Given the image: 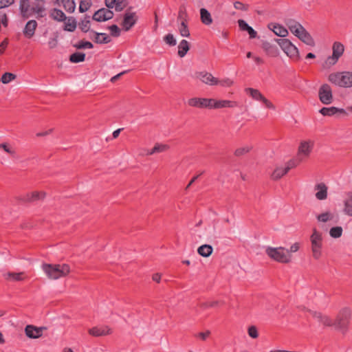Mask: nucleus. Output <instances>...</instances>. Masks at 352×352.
Segmentation results:
<instances>
[{"instance_id": "nucleus-33", "label": "nucleus", "mask_w": 352, "mask_h": 352, "mask_svg": "<svg viewBox=\"0 0 352 352\" xmlns=\"http://www.w3.org/2000/svg\"><path fill=\"white\" fill-rule=\"evenodd\" d=\"M212 247L208 244L202 245L197 249L198 254L204 257H208L210 256L212 253Z\"/></svg>"}, {"instance_id": "nucleus-32", "label": "nucleus", "mask_w": 352, "mask_h": 352, "mask_svg": "<svg viewBox=\"0 0 352 352\" xmlns=\"http://www.w3.org/2000/svg\"><path fill=\"white\" fill-rule=\"evenodd\" d=\"M188 104L190 107L204 109L205 108V98H192L188 100Z\"/></svg>"}, {"instance_id": "nucleus-28", "label": "nucleus", "mask_w": 352, "mask_h": 352, "mask_svg": "<svg viewBox=\"0 0 352 352\" xmlns=\"http://www.w3.org/2000/svg\"><path fill=\"white\" fill-rule=\"evenodd\" d=\"M272 27L270 28L273 31V32L280 36V37H285L288 34L287 30L280 24H271Z\"/></svg>"}, {"instance_id": "nucleus-58", "label": "nucleus", "mask_w": 352, "mask_h": 352, "mask_svg": "<svg viewBox=\"0 0 352 352\" xmlns=\"http://www.w3.org/2000/svg\"><path fill=\"white\" fill-rule=\"evenodd\" d=\"M260 101L262 102L265 105V107L267 108L271 109H275L274 105L270 100H268L265 97H264V96H263V98H261L260 100Z\"/></svg>"}, {"instance_id": "nucleus-57", "label": "nucleus", "mask_w": 352, "mask_h": 352, "mask_svg": "<svg viewBox=\"0 0 352 352\" xmlns=\"http://www.w3.org/2000/svg\"><path fill=\"white\" fill-rule=\"evenodd\" d=\"M238 25L242 31H246L250 28V25L243 19L238 20Z\"/></svg>"}, {"instance_id": "nucleus-36", "label": "nucleus", "mask_w": 352, "mask_h": 352, "mask_svg": "<svg viewBox=\"0 0 352 352\" xmlns=\"http://www.w3.org/2000/svg\"><path fill=\"white\" fill-rule=\"evenodd\" d=\"M178 30L180 35L183 37H189L190 36V31L187 25V22L185 19H184L179 26L178 27Z\"/></svg>"}, {"instance_id": "nucleus-7", "label": "nucleus", "mask_w": 352, "mask_h": 352, "mask_svg": "<svg viewBox=\"0 0 352 352\" xmlns=\"http://www.w3.org/2000/svg\"><path fill=\"white\" fill-rule=\"evenodd\" d=\"M333 54L329 56L325 60V65L328 67L334 65L338 60L339 58L343 54L344 47L340 42H335L332 47Z\"/></svg>"}, {"instance_id": "nucleus-2", "label": "nucleus", "mask_w": 352, "mask_h": 352, "mask_svg": "<svg viewBox=\"0 0 352 352\" xmlns=\"http://www.w3.org/2000/svg\"><path fill=\"white\" fill-rule=\"evenodd\" d=\"M19 10L22 17L28 19L34 14H36L38 16H43L45 8L43 4L36 1L32 3L30 0H20Z\"/></svg>"}, {"instance_id": "nucleus-37", "label": "nucleus", "mask_w": 352, "mask_h": 352, "mask_svg": "<svg viewBox=\"0 0 352 352\" xmlns=\"http://www.w3.org/2000/svg\"><path fill=\"white\" fill-rule=\"evenodd\" d=\"M318 222L326 223L333 219V214L329 211L323 212L316 216Z\"/></svg>"}, {"instance_id": "nucleus-42", "label": "nucleus", "mask_w": 352, "mask_h": 352, "mask_svg": "<svg viewBox=\"0 0 352 352\" xmlns=\"http://www.w3.org/2000/svg\"><path fill=\"white\" fill-rule=\"evenodd\" d=\"M64 8L69 12H72L74 11L76 5L74 0H61Z\"/></svg>"}, {"instance_id": "nucleus-13", "label": "nucleus", "mask_w": 352, "mask_h": 352, "mask_svg": "<svg viewBox=\"0 0 352 352\" xmlns=\"http://www.w3.org/2000/svg\"><path fill=\"white\" fill-rule=\"evenodd\" d=\"M196 77L202 82L209 85H218V79L214 77L210 73L207 72H200L196 73Z\"/></svg>"}, {"instance_id": "nucleus-59", "label": "nucleus", "mask_w": 352, "mask_h": 352, "mask_svg": "<svg viewBox=\"0 0 352 352\" xmlns=\"http://www.w3.org/2000/svg\"><path fill=\"white\" fill-rule=\"evenodd\" d=\"M79 10L80 12H85L88 10V2L86 0H82L80 3Z\"/></svg>"}, {"instance_id": "nucleus-3", "label": "nucleus", "mask_w": 352, "mask_h": 352, "mask_svg": "<svg viewBox=\"0 0 352 352\" xmlns=\"http://www.w3.org/2000/svg\"><path fill=\"white\" fill-rule=\"evenodd\" d=\"M265 252L272 259L282 263H288L291 261V254L284 248H266Z\"/></svg>"}, {"instance_id": "nucleus-35", "label": "nucleus", "mask_w": 352, "mask_h": 352, "mask_svg": "<svg viewBox=\"0 0 352 352\" xmlns=\"http://www.w3.org/2000/svg\"><path fill=\"white\" fill-rule=\"evenodd\" d=\"M246 94H249L254 100L260 101L263 98V95L260 92L259 90L253 88H246L245 89Z\"/></svg>"}, {"instance_id": "nucleus-45", "label": "nucleus", "mask_w": 352, "mask_h": 352, "mask_svg": "<svg viewBox=\"0 0 352 352\" xmlns=\"http://www.w3.org/2000/svg\"><path fill=\"white\" fill-rule=\"evenodd\" d=\"M0 149H3L5 152L11 156H14L16 154L15 150L8 143L5 142L0 144Z\"/></svg>"}, {"instance_id": "nucleus-51", "label": "nucleus", "mask_w": 352, "mask_h": 352, "mask_svg": "<svg viewBox=\"0 0 352 352\" xmlns=\"http://www.w3.org/2000/svg\"><path fill=\"white\" fill-rule=\"evenodd\" d=\"M108 29L110 30L111 36L114 37H118L120 36V29L117 25H111L108 27Z\"/></svg>"}, {"instance_id": "nucleus-16", "label": "nucleus", "mask_w": 352, "mask_h": 352, "mask_svg": "<svg viewBox=\"0 0 352 352\" xmlns=\"http://www.w3.org/2000/svg\"><path fill=\"white\" fill-rule=\"evenodd\" d=\"M319 113L324 116H333L337 113L347 115L345 109L336 107H322L319 110Z\"/></svg>"}, {"instance_id": "nucleus-12", "label": "nucleus", "mask_w": 352, "mask_h": 352, "mask_svg": "<svg viewBox=\"0 0 352 352\" xmlns=\"http://www.w3.org/2000/svg\"><path fill=\"white\" fill-rule=\"evenodd\" d=\"M138 17L135 12H126L124 15L122 25L124 30H129L137 22Z\"/></svg>"}, {"instance_id": "nucleus-20", "label": "nucleus", "mask_w": 352, "mask_h": 352, "mask_svg": "<svg viewBox=\"0 0 352 352\" xmlns=\"http://www.w3.org/2000/svg\"><path fill=\"white\" fill-rule=\"evenodd\" d=\"M94 36H89L95 43L98 44H106L111 41V38L106 33H98L94 31H91Z\"/></svg>"}, {"instance_id": "nucleus-15", "label": "nucleus", "mask_w": 352, "mask_h": 352, "mask_svg": "<svg viewBox=\"0 0 352 352\" xmlns=\"http://www.w3.org/2000/svg\"><path fill=\"white\" fill-rule=\"evenodd\" d=\"M344 72H335L329 74L328 80L336 86L343 87L344 85Z\"/></svg>"}, {"instance_id": "nucleus-63", "label": "nucleus", "mask_w": 352, "mask_h": 352, "mask_svg": "<svg viewBox=\"0 0 352 352\" xmlns=\"http://www.w3.org/2000/svg\"><path fill=\"white\" fill-rule=\"evenodd\" d=\"M246 31L249 34L250 38H254L256 37L257 32L251 26H250V28Z\"/></svg>"}, {"instance_id": "nucleus-47", "label": "nucleus", "mask_w": 352, "mask_h": 352, "mask_svg": "<svg viewBox=\"0 0 352 352\" xmlns=\"http://www.w3.org/2000/svg\"><path fill=\"white\" fill-rule=\"evenodd\" d=\"M16 77V75L12 73L6 72L4 74H3L1 80L3 84H8L14 80Z\"/></svg>"}, {"instance_id": "nucleus-22", "label": "nucleus", "mask_w": 352, "mask_h": 352, "mask_svg": "<svg viewBox=\"0 0 352 352\" xmlns=\"http://www.w3.org/2000/svg\"><path fill=\"white\" fill-rule=\"evenodd\" d=\"M342 211L346 215L352 217V192L346 194L343 201Z\"/></svg>"}, {"instance_id": "nucleus-50", "label": "nucleus", "mask_w": 352, "mask_h": 352, "mask_svg": "<svg viewBox=\"0 0 352 352\" xmlns=\"http://www.w3.org/2000/svg\"><path fill=\"white\" fill-rule=\"evenodd\" d=\"M217 100L213 98H205V108L210 109H216Z\"/></svg>"}, {"instance_id": "nucleus-21", "label": "nucleus", "mask_w": 352, "mask_h": 352, "mask_svg": "<svg viewBox=\"0 0 352 352\" xmlns=\"http://www.w3.org/2000/svg\"><path fill=\"white\" fill-rule=\"evenodd\" d=\"M111 329L107 326H98L89 329V334L94 336H104L111 334Z\"/></svg>"}, {"instance_id": "nucleus-29", "label": "nucleus", "mask_w": 352, "mask_h": 352, "mask_svg": "<svg viewBox=\"0 0 352 352\" xmlns=\"http://www.w3.org/2000/svg\"><path fill=\"white\" fill-rule=\"evenodd\" d=\"M316 189L318 191L316 193V197L319 200L325 199L327 197V187L323 183L318 184L316 186Z\"/></svg>"}, {"instance_id": "nucleus-43", "label": "nucleus", "mask_w": 352, "mask_h": 352, "mask_svg": "<svg viewBox=\"0 0 352 352\" xmlns=\"http://www.w3.org/2000/svg\"><path fill=\"white\" fill-rule=\"evenodd\" d=\"M223 302H221L219 300L208 301V302L201 303L200 307L203 309H206L211 308V307H215L219 305L220 304H223Z\"/></svg>"}, {"instance_id": "nucleus-19", "label": "nucleus", "mask_w": 352, "mask_h": 352, "mask_svg": "<svg viewBox=\"0 0 352 352\" xmlns=\"http://www.w3.org/2000/svg\"><path fill=\"white\" fill-rule=\"evenodd\" d=\"M286 25L291 32L296 36L304 29V27L300 23L294 19H288L286 22Z\"/></svg>"}, {"instance_id": "nucleus-34", "label": "nucleus", "mask_w": 352, "mask_h": 352, "mask_svg": "<svg viewBox=\"0 0 352 352\" xmlns=\"http://www.w3.org/2000/svg\"><path fill=\"white\" fill-rule=\"evenodd\" d=\"M288 172L285 169V167H277L275 168V170L272 172L271 175V178L273 180H278L280 179L283 176L286 175Z\"/></svg>"}, {"instance_id": "nucleus-25", "label": "nucleus", "mask_w": 352, "mask_h": 352, "mask_svg": "<svg viewBox=\"0 0 352 352\" xmlns=\"http://www.w3.org/2000/svg\"><path fill=\"white\" fill-rule=\"evenodd\" d=\"M37 27V23L35 20L29 21L24 28L23 34L28 38H31L34 34Z\"/></svg>"}, {"instance_id": "nucleus-8", "label": "nucleus", "mask_w": 352, "mask_h": 352, "mask_svg": "<svg viewBox=\"0 0 352 352\" xmlns=\"http://www.w3.org/2000/svg\"><path fill=\"white\" fill-rule=\"evenodd\" d=\"M314 142L311 140L302 141L300 142L297 156L300 158L302 162L305 161L310 155V153L314 148Z\"/></svg>"}, {"instance_id": "nucleus-60", "label": "nucleus", "mask_w": 352, "mask_h": 352, "mask_svg": "<svg viewBox=\"0 0 352 352\" xmlns=\"http://www.w3.org/2000/svg\"><path fill=\"white\" fill-rule=\"evenodd\" d=\"M14 0H0V9L8 7L13 4Z\"/></svg>"}, {"instance_id": "nucleus-1", "label": "nucleus", "mask_w": 352, "mask_h": 352, "mask_svg": "<svg viewBox=\"0 0 352 352\" xmlns=\"http://www.w3.org/2000/svg\"><path fill=\"white\" fill-rule=\"evenodd\" d=\"M41 269L46 276L52 280L65 277L70 272V267L67 264L43 263L41 265Z\"/></svg>"}, {"instance_id": "nucleus-24", "label": "nucleus", "mask_w": 352, "mask_h": 352, "mask_svg": "<svg viewBox=\"0 0 352 352\" xmlns=\"http://www.w3.org/2000/svg\"><path fill=\"white\" fill-rule=\"evenodd\" d=\"M169 148L168 144L156 143L151 149L147 150L146 155H152L155 153H164L168 151Z\"/></svg>"}, {"instance_id": "nucleus-14", "label": "nucleus", "mask_w": 352, "mask_h": 352, "mask_svg": "<svg viewBox=\"0 0 352 352\" xmlns=\"http://www.w3.org/2000/svg\"><path fill=\"white\" fill-rule=\"evenodd\" d=\"M45 197V192L43 191H32L19 197V199L23 202H31L39 199H43Z\"/></svg>"}, {"instance_id": "nucleus-48", "label": "nucleus", "mask_w": 352, "mask_h": 352, "mask_svg": "<svg viewBox=\"0 0 352 352\" xmlns=\"http://www.w3.org/2000/svg\"><path fill=\"white\" fill-rule=\"evenodd\" d=\"M128 5V0H117L115 6H113V8H115L116 11L120 12L123 10Z\"/></svg>"}, {"instance_id": "nucleus-30", "label": "nucleus", "mask_w": 352, "mask_h": 352, "mask_svg": "<svg viewBox=\"0 0 352 352\" xmlns=\"http://www.w3.org/2000/svg\"><path fill=\"white\" fill-rule=\"evenodd\" d=\"M216 104V109L234 108L239 105L237 102L228 100H217Z\"/></svg>"}, {"instance_id": "nucleus-38", "label": "nucleus", "mask_w": 352, "mask_h": 352, "mask_svg": "<svg viewBox=\"0 0 352 352\" xmlns=\"http://www.w3.org/2000/svg\"><path fill=\"white\" fill-rule=\"evenodd\" d=\"M301 162H302V161L296 155L295 157L290 160L286 163L285 168L287 170V171L289 172L290 169L296 167Z\"/></svg>"}, {"instance_id": "nucleus-52", "label": "nucleus", "mask_w": 352, "mask_h": 352, "mask_svg": "<svg viewBox=\"0 0 352 352\" xmlns=\"http://www.w3.org/2000/svg\"><path fill=\"white\" fill-rule=\"evenodd\" d=\"M248 333L249 336L251 337L252 338L255 339L258 337L257 328L254 325L249 327L248 329Z\"/></svg>"}, {"instance_id": "nucleus-53", "label": "nucleus", "mask_w": 352, "mask_h": 352, "mask_svg": "<svg viewBox=\"0 0 352 352\" xmlns=\"http://www.w3.org/2000/svg\"><path fill=\"white\" fill-rule=\"evenodd\" d=\"M233 84V80H232L230 78H224L221 80H218V85L224 87H229L232 86Z\"/></svg>"}, {"instance_id": "nucleus-49", "label": "nucleus", "mask_w": 352, "mask_h": 352, "mask_svg": "<svg viewBox=\"0 0 352 352\" xmlns=\"http://www.w3.org/2000/svg\"><path fill=\"white\" fill-rule=\"evenodd\" d=\"M164 41L167 45L170 46H175L177 44L176 39L172 34H166L164 37Z\"/></svg>"}, {"instance_id": "nucleus-54", "label": "nucleus", "mask_w": 352, "mask_h": 352, "mask_svg": "<svg viewBox=\"0 0 352 352\" xmlns=\"http://www.w3.org/2000/svg\"><path fill=\"white\" fill-rule=\"evenodd\" d=\"M234 8L236 10L247 11L248 10V6L243 4L241 1H235L234 3Z\"/></svg>"}, {"instance_id": "nucleus-17", "label": "nucleus", "mask_w": 352, "mask_h": 352, "mask_svg": "<svg viewBox=\"0 0 352 352\" xmlns=\"http://www.w3.org/2000/svg\"><path fill=\"white\" fill-rule=\"evenodd\" d=\"M311 314L318 322L322 324L324 326L334 327V322H333L328 316L322 315L321 313L316 311H311Z\"/></svg>"}, {"instance_id": "nucleus-4", "label": "nucleus", "mask_w": 352, "mask_h": 352, "mask_svg": "<svg viewBox=\"0 0 352 352\" xmlns=\"http://www.w3.org/2000/svg\"><path fill=\"white\" fill-rule=\"evenodd\" d=\"M310 241L313 257L316 260H318L322 256V250L323 247V239L322 233L314 228L310 236Z\"/></svg>"}, {"instance_id": "nucleus-61", "label": "nucleus", "mask_w": 352, "mask_h": 352, "mask_svg": "<svg viewBox=\"0 0 352 352\" xmlns=\"http://www.w3.org/2000/svg\"><path fill=\"white\" fill-rule=\"evenodd\" d=\"M210 331H206L205 332H200L196 335V337L201 338L202 340H206L210 336Z\"/></svg>"}, {"instance_id": "nucleus-62", "label": "nucleus", "mask_w": 352, "mask_h": 352, "mask_svg": "<svg viewBox=\"0 0 352 352\" xmlns=\"http://www.w3.org/2000/svg\"><path fill=\"white\" fill-rule=\"evenodd\" d=\"M8 45L7 38L4 39L0 44V55L3 54Z\"/></svg>"}, {"instance_id": "nucleus-9", "label": "nucleus", "mask_w": 352, "mask_h": 352, "mask_svg": "<svg viewBox=\"0 0 352 352\" xmlns=\"http://www.w3.org/2000/svg\"><path fill=\"white\" fill-rule=\"evenodd\" d=\"M318 97L320 101L324 104H329L333 102L332 89L329 85H321L318 90Z\"/></svg>"}, {"instance_id": "nucleus-64", "label": "nucleus", "mask_w": 352, "mask_h": 352, "mask_svg": "<svg viewBox=\"0 0 352 352\" xmlns=\"http://www.w3.org/2000/svg\"><path fill=\"white\" fill-rule=\"evenodd\" d=\"M299 250V244L298 243H294L291 245L289 250H286V251H289V254L291 252H296Z\"/></svg>"}, {"instance_id": "nucleus-31", "label": "nucleus", "mask_w": 352, "mask_h": 352, "mask_svg": "<svg viewBox=\"0 0 352 352\" xmlns=\"http://www.w3.org/2000/svg\"><path fill=\"white\" fill-rule=\"evenodd\" d=\"M189 49V43L185 39L182 40L178 45V56L181 58L184 57Z\"/></svg>"}, {"instance_id": "nucleus-11", "label": "nucleus", "mask_w": 352, "mask_h": 352, "mask_svg": "<svg viewBox=\"0 0 352 352\" xmlns=\"http://www.w3.org/2000/svg\"><path fill=\"white\" fill-rule=\"evenodd\" d=\"M113 12L109 8H101L95 12L93 19L96 21H106L112 19Z\"/></svg>"}, {"instance_id": "nucleus-39", "label": "nucleus", "mask_w": 352, "mask_h": 352, "mask_svg": "<svg viewBox=\"0 0 352 352\" xmlns=\"http://www.w3.org/2000/svg\"><path fill=\"white\" fill-rule=\"evenodd\" d=\"M85 54L81 53V52H76L72 54L69 57V60L72 63H80L85 60Z\"/></svg>"}, {"instance_id": "nucleus-41", "label": "nucleus", "mask_w": 352, "mask_h": 352, "mask_svg": "<svg viewBox=\"0 0 352 352\" xmlns=\"http://www.w3.org/2000/svg\"><path fill=\"white\" fill-rule=\"evenodd\" d=\"M51 16L57 21H63L66 19L65 14L60 10L54 9L51 12Z\"/></svg>"}, {"instance_id": "nucleus-56", "label": "nucleus", "mask_w": 352, "mask_h": 352, "mask_svg": "<svg viewBox=\"0 0 352 352\" xmlns=\"http://www.w3.org/2000/svg\"><path fill=\"white\" fill-rule=\"evenodd\" d=\"M249 151H250V148L248 146L242 147V148H237L235 151L234 154L236 156H241L245 153H247Z\"/></svg>"}, {"instance_id": "nucleus-10", "label": "nucleus", "mask_w": 352, "mask_h": 352, "mask_svg": "<svg viewBox=\"0 0 352 352\" xmlns=\"http://www.w3.org/2000/svg\"><path fill=\"white\" fill-rule=\"evenodd\" d=\"M47 329L45 327H37L34 325H27L25 328V335L32 339L39 338Z\"/></svg>"}, {"instance_id": "nucleus-18", "label": "nucleus", "mask_w": 352, "mask_h": 352, "mask_svg": "<svg viewBox=\"0 0 352 352\" xmlns=\"http://www.w3.org/2000/svg\"><path fill=\"white\" fill-rule=\"evenodd\" d=\"M6 280L9 281H23L27 279V276L24 272H7L3 274Z\"/></svg>"}, {"instance_id": "nucleus-40", "label": "nucleus", "mask_w": 352, "mask_h": 352, "mask_svg": "<svg viewBox=\"0 0 352 352\" xmlns=\"http://www.w3.org/2000/svg\"><path fill=\"white\" fill-rule=\"evenodd\" d=\"M342 228L341 226L333 227L329 230V234L332 238H340L342 234Z\"/></svg>"}, {"instance_id": "nucleus-5", "label": "nucleus", "mask_w": 352, "mask_h": 352, "mask_svg": "<svg viewBox=\"0 0 352 352\" xmlns=\"http://www.w3.org/2000/svg\"><path fill=\"white\" fill-rule=\"evenodd\" d=\"M351 315V311L349 308L342 309L334 321V327L343 332L346 331L350 324Z\"/></svg>"}, {"instance_id": "nucleus-27", "label": "nucleus", "mask_w": 352, "mask_h": 352, "mask_svg": "<svg viewBox=\"0 0 352 352\" xmlns=\"http://www.w3.org/2000/svg\"><path fill=\"white\" fill-rule=\"evenodd\" d=\"M200 19L201 23L206 25H210L212 23L211 14L206 8L200 9Z\"/></svg>"}, {"instance_id": "nucleus-44", "label": "nucleus", "mask_w": 352, "mask_h": 352, "mask_svg": "<svg viewBox=\"0 0 352 352\" xmlns=\"http://www.w3.org/2000/svg\"><path fill=\"white\" fill-rule=\"evenodd\" d=\"M76 28V22L72 19H69L65 22L64 30L69 32H73Z\"/></svg>"}, {"instance_id": "nucleus-23", "label": "nucleus", "mask_w": 352, "mask_h": 352, "mask_svg": "<svg viewBox=\"0 0 352 352\" xmlns=\"http://www.w3.org/2000/svg\"><path fill=\"white\" fill-rule=\"evenodd\" d=\"M261 47L265 53L270 56L275 57L278 54L277 47L268 41H263Z\"/></svg>"}, {"instance_id": "nucleus-6", "label": "nucleus", "mask_w": 352, "mask_h": 352, "mask_svg": "<svg viewBox=\"0 0 352 352\" xmlns=\"http://www.w3.org/2000/svg\"><path fill=\"white\" fill-rule=\"evenodd\" d=\"M283 51L290 58L299 59L298 49L287 38H274Z\"/></svg>"}, {"instance_id": "nucleus-55", "label": "nucleus", "mask_w": 352, "mask_h": 352, "mask_svg": "<svg viewBox=\"0 0 352 352\" xmlns=\"http://www.w3.org/2000/svg\"><path fill=\"white\" fill-rule=\"evenodd\" d=\"M47 45H48V46H49V47L50 49L55 48L57 46V45H58L57 36H54V37L50 38L49 39Z\"/></svg>"}, {"instance_id": "nucleus-26", "label": "nucleus", "mask_w": 352, "mask_h": 352, "mask_svg": "<svg viewBox=\"0 0 352 352\" xmlns=\"http://www.w3.org/2000/svg\"><path fill=\"white\" fill-rule=\"evenodd\" d=\"M300 41H302L305 44L314 46L315 45L314 41L310 34L305 30L304 28L303 30L300 32L299 34L296 36Z\"/></svg>"}, {"instance_id": "nucleus-46", "label": "nucleus", "mask_w": 352, "mask_h": 352, "mask_svg": "<svg viewBox=\"0 0 352 352\" xmlns=\"http://www.w3.org/2000/svg\"><path fill=\"white\" fill-rule=\"evenodd\" d=\"M344 88L352 87V72H344Z\"/></svg>"}]
</instances>
